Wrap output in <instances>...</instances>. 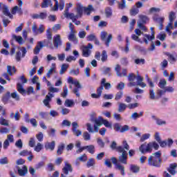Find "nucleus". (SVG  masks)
<instances>
[{
    "mask_svg": "<svg viewBox=\"0 0 177 177\" xmlns=\"http://www.w3.org/2000/svg\"><path fill=\"white\" fill-rule=\"evenodd\" d=\"M55 146H56V142L52 141L51 142H46L44 147L46 150H51V151H53V150H55Z\"/></svg>",
    "mask_w": 177,
    "mask_h": 177,
    "instance_id": "nucleus-17",
    "label": "nucleus"
},
{
    "mask_svg": "<svg viewBox=\"0 0 177 177\" xmlns=\"http://www.w3.org/2000/svg\"><path fill=\"white\" fill-rule=\"evenodd\" d=\"M162 161L161 152L159 151L153 153L152 156H150L148 158V165L160 168V167H161Z\"/></svg>",
    "mask_w": 177,
    "mask_h": 177,
    "instance_id": "nucleus-4",
    "label": "nucleus"
},
{
    "mask_svg": "<svg viewBox=\"0 0 177 177\" xmlns=\"http://www.w3.org/2000/svg\"><path fill=\"white\" fill-rule=\"evenodd\" d=\"M100 120L102 122V123L106 127V128H111L112 124L109 120L103 119L101 116H100Z\"/></svg>",
    "mask_w": 177,
    "mask_h": 177,
    "instance_id": "nucleus-32",
    "label": "nucleus"
},
{
    "mask_svg": "<svg viewBox=\"0 0 177 177\" xmlns=\"http://www.w3.org/2000/svg\"><path fill=\"white\" fill-rule=\"evenodd\" d=\"M76 88L73 89V93H75V95H76L77 97H80V94L78 93V91H80L79 88H82L81 84H80V82H78V84H76Z\"/></svg>",
    "mask_w": 177,
    "mask_h": 177,
    "instance_id": "nucleus-37",
    "label": "nucleus"
},
{
    "mask_svg": "<svg viewBox=\"0 0 177 177\" xmlns=\"http://www.w3.org/2000/svg\"><path fill=\"white\" fill-rule=\"evenodd\" d=\"M75 32H71V33L68 36V39H69V41L74 42V44H78V39L75 37Z\"/></svg>",
    "mask_w": 177,
    "mask_h": 177,
    "instance_id": "nucleus-23",
    "label": "nucleus"
},
{
    "mask_svg": "<svg viewBox=\"0 0 177 177\" xmlns=\"http://www.w3.org/2000/svg\"><path fill=\"white\" fill-rule=\"evenodd\" d=\"M130 171L133 172V174H138V172L140 171V167L136 165H131Z\"/></svg>",
    "mask_w": 177,
    "mask_h": 177,
    "instance_id": "nucleus-25",
    "label": "nucleus"
},
{
    "mask_svg": "<svg viewBox=\"0 0 177 177\" xmlns=\"http://www.w3.org/2000/svg\"><path fill=\"white\" fill-rule=\"evenodd\" d=\"M149 94V99L151 100H158V95H156V92L154 91V88H150Z\"/></svg>",
    "mask_w": 177,
    "mask_h": 177,
    "instance_id": "nucleus-20",
    "label": "nucleus"
},
{
    "mask_svg": "<svg viewBox=\"0 0 177 177\" xmlns=\"http://www.w3.org/2000/svg\"><path fill=\"white\" fill-rule=\"evenodd\" d=\"M12 39H15L17 42L19 44V45H23L24 43V40L21 36H17L16 35H12Z\"/></svg>",
    "mask_w": 177,
    "mask_h": 177,
    "instance_id": "nucleus-26",
    "label": "nucleus"
},
{
    "mask_svg": "<svg viewBox=\"0 0 177 177\" xmlns=\"http://www.w3.org/2000/svg\"><path fill=\"white\" fill-rule=\"evenodd\" d=\"M44 48V43L42 41H38L37 45L35 46V49L33 50V53L35 55H39L41 49Z\"/></svg>",
    "mask_w": 177,
    "mask_h": 177,
    "instance_id": "nucleus-15",
    "label": "nucleus"
},
{
    "mask_svg": "<svg viewBox=\"0 0 177 177\" xmlns=\"http://www.w3.org/2000/svg\"><path fill=\"white\" fill-rule=\"evenodd\" d=\"M31 153H32L31 151L24 149V150L21 151V152H19V156H22L24 157H26V156H28L29 154H31Z\"/></svg>",
    "mask_w": 177,
    "mask_h": 177,
    "instance_id": "nucleus-52",
    "label": "nucleus"
},
{
    "mask_svg": "<svg viewBox=\"0 0 177 177\" xmlns=\"http://www.w3.org/2000/svg\"><path fill=\"white\" fill-rule=\"evenodd\" d=\"M101 70L103 72V74H104L105 75H109V77L110 75H111V73H110V71H111V68L104 66L101 68Z\"/></svg>",
    "mask_w": 177,
    "mask_h": 177,
    "instance_id": "nucleus-40",
    "label": "nucleus"
},
{
    "mask_svg": "<svg viewBox=\"0 0 177 177\" xmlns=\"http://www.w3.org/2000/svg\"><path fill=\"white\" fill-rule=\"evenodd\" d=\"M11 13L12 15H16V13H18V15L21 16V15H23V9L21 7L16 6L12 8Z\"/></svg>",
    "mask_w": 177,
    "mask_h": 177,
    "instance_id": "nucleus-21",
    "label": "nucleus"
},
{
    "mask_svg": "<svg viewBox=\"0 0 177 177\" xmlns=\"http://www.w3.org/2000/svg\"><path fill=\"white\" fill-rule=\"evenodd\" d=\"M174 27L172 26V22L169 21V23L166 26V31L171 35L172 34V32L171 30H174Z\"/></svg>",
    "mask_w": 177,
    "mask_h": 177,
    "instance_id": "nucleus-43",
    "label": "nucleus"
},
{
    "mask_svg": "<svg viewBox=\"0 0 177 177\" xmlns=\"http://www.w3.org/2000/svg\"><path fill=\"white\" fill-rule=\"evenodd\" d=\"M17 88L18 92H19V93H21V95H24V93H26V90L24 89L23 85H21V84L18 83L17 84Z\"/></svg>",
    "mask_w": 177,
    "mask_h": 177,
    "instance_id": "nucleus-42",
    "label": "nucleus"
},
{
    "mask_svg": "<svg viewBox=\"0 0 177 177\" xmlns=\"http://www.w3.org/2000/svg\"><path fill=\"white\" fill-rule=\"evenodd\" d=\"M104 164L108 168H111L113 167V165H111V161L109 158L105 159Z\"/></svg>",
    "mask_w": 177,
    "mask_h": 177,
    "instance_id": "nucleus-63",
    "label": "nucleus"
},
{
    "mask_svg": "<svg viewBox=\"0 0 177 177\" xmlns=\"http://www.w3.org/2000/svg\"><path fill=\"white\" fill-rule=\"evenodd\" d=\"M74 104H75L74 103V100H73L66 99L65 100L64 106H66V107H73V106H74Z\"/></svg>",
    "mask_w": 177,
    "mask_h": 177,
    "instance_id": "nucleus-38",
    "label": "nucleus"
},
{
    "mask_svg": "<svg viewBox=\"0 0 177 177\" xmlns=\"http://www.w3.org/2000/svg\"><path fill=\"white\" fill-rule=\"evenodd\" d=\"M139 13V9L133 8L130 10V14L131 16H136Z\"/></svg>",
    "mask_w": 177,
    "mask_h": 177,
    "instance_id": "nucleus-60",
    "label": "nucleus"
},
{
    "mask_svg": "<svg viewBox=\"0 0 177 177\" xmlns=\"http://www.w3.org/2000/svg\"><path fill=\"white\" fill-rule=\"evenodd\" d=\"M165 18L164 17H154L153 21H156V23H158V24H161V23H164Z\"/></svg>",
    "mask_w": 177,
    "mask_h": 177,
    "instance_id": "nucleus-54",
    "label": "nucleus"
},
{
    "mask_svg": "<svg viewBox=\"0 0 177 177\" xmlns=\"http://www.w3.org/2000/svg\"><path fill=\"white\" fill-rule=\"evenodd\" d=\"M153 149H154V150H158V149H160V145L156 141L150 142L148 144L145 142L142 144L139 147L141 154L151 153L153 151Z\"/></svg>",
    "mask_w": 177,
    "mask_h": 177,
    "instance_id": "nucleus-3",
    "label": "nucleus"
},
{
    "mask_svg": "<svg viewBox=\"0 0 177 177\" xmlns=\"http://www.w3.org/2000/svg\"><path fill=\"white\" fill-rule=\"evenodd\" d=\"M42 149H44V145L41 144V142H38L35 147L34 150L37 151V153H39Z\"/></svg>",
    "mask_w": 177,
    "mask_h": 177,
    "instance_id": "nucleus-45",
    "label": "nucleus"
},
{
    "mask_svg": "<svg viewBox=\"0 0 177 177\" xmlns=\"http://www.w3.org/2000/svg\"><path fill=\"white\" fill-rule=\"evenodd\" d=\"M10 118L12 120L15 118V121H19V120H20V113L18 112V111L15 112V114L14 113H11L10 114Z\"/></svg>",
    "mask_w": 177,
    "mask_h": 177,
    "instance_id": "nucleus-31",
    "label": "nucleus"
},
{
    "mask_svg": "<svg viewBox=\"0 0 177 177\" xmlns=\"http://www.w3.org/2000/svg\"><path fill=\"white\" fill-rule=\"evenodd\" d=\"M10 99V93L8 92L2 98V102L3 103H8V100Z\"/></svg>",
    "mask_w": 177,
    "mask_h": 177,
    "instance_id": "nucleus-50",
    "label": "nucleus"
},
{
    "mask_svg": "<svg viewBox=\"0 0 177 177\" xmlns=\"http://www.w3.org/2000/svg\"><path fill=\"white\" fill-rule=\"evenodd\" d=\"M84 9H85V7H84V6H82V4H81L80 3H78L77 4V13L80 17H82V13L84 12Z\"/></svg>",
    "mask_w": 177,
    "mask_h": 177,
    "instance_id": "nucleus-22",
    "label": "nucleus"
},
{
    "mask_svg": "<svg viewBox=\"0 0 177 177\" xmlns=\"http://www.w3.org/2000/svg\"><path fill=\"white\" fill-rule=\"evenodd\" d=\"M68 17L71 19V20H72L73 23H75V20H77V19H78L80 17L78 14L75 15L74 13H70L68 14Z\"/></svg>",
    "mask_w": 177,
    "mask_h": 177,
    "instance_id": "nucleus-47",
    "label": "nucleus"
},
{
    "mask_svg": "<svg viewBox=\"0 0 177 177\" xmlns=\"http://www.w3.org/2000/svg\"><path fill=\"white\" fill-rule=\"evenodd\" d=\"M117 150L119 153H122L118 158L119 162H121L122 164H127L128 153H127V151L129 150V145H128V142H127V141H123L122 146L118 147Z\"/></svg>",
    "mask_w": 177,
    "mask_h": 177,
    "instance_id": "nucleus-2",
    "label": "nucleus"
},
{
    "mask_svg": "<svg viewBox=\"0 0 177 177\" xmlns=\"http://www.w3.org/2000/svg\"><path fill=\"white\" fill-rule=\"evenodd\" d=\"M39 115H40L41 118H43V120H47L48 116V113L42 111L39 112Z\"/></svg>",
    "mask_w": 177,
    "mask_h": 177,
    "instance_id": "nucleus-62",
    "label": "nucleus"
},
{
    "mask_svg": "<svg viewBox=\"0 0 177 177\" xmlns=\"http://www.w3.org/2000/svg\"><path fill=\"white\" fill-rule=\"evenodd\" d=\"M67 95H68V88H67V86H64V91L61 93V96L66 99V97H67Z\"/></svg>",
    "mask_w": 177,
    "mask_h": 177,
    "instance_id": "nucleus-49",
    "label": "nucleus"
},
{
    "mask_svg": "<svg viewBox=\"0 0 177 177\" xmlns=\"http://www.w3.org/2000/svg\"><path fill=\"white\" fill-rule=\"evenodd\" d=\"M150 133L142 134L140 138V142H145V140H147L150 138Z\"/></svg>",
    "mask_w": 177,
    "mask_h": 177,
    "instance_id": "nucleus-59",
    "label": "nucleus"
},
{
    "mask_svg": "<svg viewBox=\"0 0 177 177\" xmlns=\"http://www.w3.org/2000/svg\"><path fill=\"white\" fill-rule=\"evenodd\" d=\"M91 12H95V8H93V6L88 5L87 7H84V15H86L87 16H90Z\"/></svg>",
    "mask_w": 177,
    "mask_h": 177,
    "instance_id": "nucleus-16",
    "label": "nucleus"
},
{
    "mask_svg": "<svg viewBox=\"0 0 177 177\" xmlns=\"http://www.w3.org/2000/svg\"><path fill=\"white\" fill-rule=\"evenodd\" d=\"M3 14L4 16H8L10 19H13V15L10 14L9 12V8L6 6V5L3 6V8L1 9Z\"/></svg>",
    "mask_w": 177,
    "mask_h": 177,
    "instance_id": "nucleus-18",
    "label": "nucleus"
},
{
    "mask_svg": "<svg viewBox=\"0 0 177 177\" xmlns=\"http://www.w3.org/2000/svg\"><path fill=\"white\" fill-rule=\"evenodd\" d=\"M50 0H43V2L41 3V8L43 9H45V8L49 7V3H50Z\"/></svg>",
    "mask_w": 177,
    "mask_h": 177,
    "instance_id": "nucleus-51",
    "label": "nucleus"
},
{
    "mask_svg": "<svg viewBox=\"0 0 177 177\" xmlns=\"http://www.w3.org/2000/svg\"><path fill=\"white\" fill-rule=\"evenodd\" d=\"M165 93H166L165 89V90L158 89L156 93L158 99H160L162 96V95H165Z\"/></svg>",
    "mask_w": 177,
    "mask_h": 177,
    "instance_id": "nucleus-57",
    "label": "nucleus"
},
{
    "mask_svg": "<svg viewBox=\"0 0 177 177\" xmlns=\"http://www.w3.org/2000/svg\"><path fill=\"white\" fill-rule=\"evenodd\" d=\"M91 49H93V45H92V44L88 43L87 46H84L82 50V56H84V57H89L91 56V53H92Z\"/></svg>",
    "mask_w": 177,
    "mask_h": 177,
    "instance_id": "nucleus-5",
    "label": "nucleus"
},
{
    "mask_svg": "<svg viewBox=\"0 0 177 177\" xmlns=\"http://www.w3.org/2000/svg\"><path fill=\"white\" fill-rule=\"evenodd\" d=\"M177 164L176 163H171L169 165V167H167V171L170 175L175 176L177 174L176 171Z\"/></svg>",
    "mask_w": 177,
    "mask_h": 177,
    "instance_id": "nucleus-10",
    "label": "nucleus"
},
{
    "mask_svg": "<svg viewBox=\"0 0 177 177\" xmlns=\"http://www.w3.org/2000/svg\"><path fill=\"white\" fill-rule=\"evenodd\" d=\"M158 85L159 88H160V89H165V86L167 85V80H165V79L160 80Z\"/></svg>",
    "mask_w": 177,
    "mask_h": 177,
    "instance_id": "nucleus-36",
    "label": "nucleus"
},
{
    "mask_svg": "<svg viewBox=\"0 0 177 177\" xmlns=\"http://www.w3.org/2000/svg\"><path fill=\"white\" fill-rule=\"evenodd\" d=\"M101 60L102 62H107V52L106 50H103L101 54Z\"/></svg>",
    "mask_w": 177,
    "mask_h": 177,
    "instance_id": "nucleus-53",
    "label": "nucleus"
},
{
    "mask_svg": "<svg viewBox=\"0 0 177 177\" xmlns=\"http://www.w3.org/2000/svg\"><path fill=\"white\" fill-rule=\"evenodd\" d=\"M52 102V100L50 99V97L49 95H46L45 99L43 100V103L46 107H48V109H50V103Z\"/></svg>",
    "mask_w": 177,
    "mask_h": 177,
    "instance_id": "nucleus-24",
    "label": "nucleus"
},
{
    "mask_svg": "<svg viewBox=\"0 0 177 177\" xmlns=\"http://www.w3.org/2000/svg\"><path fill=\"white\" fill-rule=\"evenodd\" d=\"M91 121L92 122H95V125H97V127H100L101 125H103V123L102 122V120H100V118L99 119L96 118H91Z\"/></svg>",
    "mask_w": 177,
    "mask_h": 177,
    "instance_id": "nucleus-41",
    "label": "nucleus"
},
{
    "mask_svg": "<svg viewBox=\"0 0 177 177\" xmlns=\"http://www.w3.org/2000/svg\"><path fill=\"white\" fill-rule=\"evenodd\" d=\"M47 16L48 14L46 12H40L39 14H33L32 17V19H41V20H44L46 19Z\"/></svg>",
    "mask_w": 177,
    "mask_h": 177,
    "instance_id": "nucleus-19",
    "label": "nucleus"
},
{
    "mask_svg": "<svg viewBox=\"0 0 177 177\" xmlns=\"http://www.w3.org/2000/svg\"><path fill=\"white\" fill-rule=\"evenodd\" d=\"M78 123L77 122H73L72 123V132L75 136H81L82 135V131L78 129Z\"/></svg>",
    "mask_w": 177,
    "mask_h": 177,
    "instance_id": "nucleus-7",
    "label": "nucleus"
},
{
    "mask_svg": "<svg viewBox=\"0 0 177 177\" xmlns=\"http://www.w3.org/2000/svg\"><path fill=\"white\" fill-rule=\"evenodd\" d=\"M96 38H97L96 35H95L94 34L88 35L86 37L87 41H95V39H96Z\"/></svg>",
    "mask_w": 177,
    "mask_h": 177,
    "instance_id": "nucleus-64",
    "label": "nucleus"
},
{
    "mask_svg": "<svg viewBox=\"0 0 177 177\" xmlns=\"http://www.w3.org/2000/svg\"><path fill=\"white\" fill-rule=\"evenodd\" d=\"M85 150H87L88 153H91V154H93L95 153V146L94 145H88L84 146Z\"/></svg>",
    "mask_w": 177,
    "mask_h": 177,
    "instance_id": "nucleus-39",
    "label": "nucleus"
},
{
    "mask_svg": "<svg viewBox=\"0 0 177 177\" xmlns=\"http://www.w3.org/2000/svg\"><path fill=\"white\" fill-rule=\"evenodd\" d=\"M152 120L156 121V124H158L159 127H161L162 125H167V122L164 120L160 119L156 115L151 116Z\"/></svg>",
    "mask_w": 177,
    "mask_h": 177,
    "instance_id": "nucleus-14",
    "label": "nucleus"
},
{
    "mask_svg": "<svg viewBox=\"0 0 177 177\" xmlns=\"http://www.w3.org/2000/svg\"><path fill=\"white\" fill-rule=\"evenodd\" d=\"M101 85L103 86V88L104 86L105 89L109 90L111 89V84L107 82L106 83V78H103L101 81Z\"/></svg>",
    "mask_w": 177,
    "mask_h": 177,
    "instance_id": "nucleus-28",
    "label": "nucleus"
},
{
    "mask_svg": "<svg viewBox=\"0 0 177 177\" xmlns=\"http://www.w3.org/2000/svg\"><path fill=\"white\" fill-rule=\"evenodd\" d=\"M16 73V68L12 66H7V73L8 75H13Z\"/></svg>",
    "mask_w": 177,
    "mask_h": 177,
    "instance_id": "nucleus-27",
    "label": "nucleus"
},
{
    "mask_svg": "<svg viewBox=\"0 0 177 177\" xmlns=\"http://www.w3.org/2000/svg\"><path fill=\"white\" fill-rule=\"evenodd\" d=\"M107 35H109L108 37H107ZM100 38L102 41H105V44L106 45L107 47L110 46V42H111V39H113L112 35H109L107 32L102 31L101 32V34H100ZM106 38H107L106 40Z\"/></svg>",
    "mask_w": 177,
    "mask_h": 177,
    "instance_id": "nucleus-6",
    "label": "nucleus"
},
{
    "mask_svg": "<svg viewBox=\"0 0 177 177\" xmlns=\"http://www.w3.org/2000/svg\"><path fill=\"white\" fill-rule=\"evenodd\" d=\"M68 66H69L68 64H63L61 66L59 74L61 75H63V74H64L67 71V68H68Z\"/></svg>",
    "mask_w": 177,
    "mask_h": 177,
    "instance_id": "nucleus-33",
    "label": "nucleus"
},
{
    "mask_svg": "<svg viewBox=\"0 0 177 177\" xmlns=\"http://www.w3.org/2000/svg\"><path fill=\"white\" fill-rule=\"evenodd\" d=\"M151 31L152 32V35L145 34L143 41L145 42L146 45L149 44V41H153L154 39V28H151Z\"/></svg>",
    "mask_w": 177,
    "mask_h": 177,
    "instance_id": "nucleus-8",
    "label": "nucleus"
},
{
    "mask_svg": "<svg viewBox=\"0 0 177 177\" xmlns=\"http://www.w3.org/2000/svg\"><path fill=\"white\" fill-rule=\"evenodd\" d=\"M54 48L57 49L59 46L62 45V39H60V35H56L53 38Z\"/></svg>",
    "mask_w": 177,
    "mask_h": 177,
    "instance_id": "nucleus-11",
    "label": "nucleus"
},
{
    "mask_svg": "<svg viewBox=\"0 0 177 177\" xmlns=\"http://www.w3.org/2000/svg\"><path fill=\"white\" fill-rule=\"evenodd\" d=\"M62 171L64 175H68L69 172H73V167L67 162H65V166L63 167Z\"/></svg>",
    "mask_w": 177,
    "mask_h": 177,
    "instance_id": "nucleus-12",
    "label": "nucleus"
},
{
    "mask_svg": "<svg viewBox=\"0 0 177 177\" xmlns=\"http://www.w3.org/2000/svg\"><path fill=\"white\" fill-rule=\"evenodd\" d=\"M0 125H3V127H9V120L0 118Z\"/></svg>",
    "mask_w": 177,
    "mask_h": 177,
    "instance_id": "nucleus-44",
    "label": "nucleus"
},
{
    "mask_svg": "<svg viewBox=\"0 0 177 177\" xmlns=\"http://www.w3.org/2000/svg\"><path fill=\"white\" fill-rule=\"evenodd\" d=\"M139 21L137 22L138 23H142V24H146L147 23V20H149V18H147V16L145 15H139Z\"/></svg>",
    "mask_w": 177,
    "mask_h": 177,
    "instance_id": "nucleus-29",
    "label": "nucleus"
},
{
    "mask_svg": "<svg viewBox=\"0 0 177 177\" xmlns=\"http://www.w3.org/2000/svg\"><path fill=\"white\" fill-rule=\"evenodd\" d=\"M129 84L127 86H140L141 88H146L147 85L143 82V77L140 75L136 76L133 73H129L128 75Z\"/></svg>",
    "mask_w": 177,
    "mask_h": 177,
    "instance_id": "nucleus-1",
    "label": "nucleus"
},
{
    "mask_svg": "<svg viewBox=\"0 0 177 177\" xmlns=\"http://www.w3.org/2000/svg\"><path fill=\"white\" fill-rule=\"evenodd\" d=\"M97 143L101 149L104 148V142H103V140L102 138H97Z\"/></svg>",
    "mask_w": 177,
    "mask_h": 177,
    "instance_id": "nucleus-61",
    "label": "nucleus"
},
{
    "mask_svg": "<svg viewBox=\"0 0 177 177\" xmlns=\"http://www.w3.org/2000/svg\"><path fill=\"white\" fill-rule=\"evenodd\" d=\"M122 96H124V93L122 91L118 92L115 95V100H116V102L121 100V99H122Z\"/></svg>",
    "mask_w": 177,
    "mask_h": 177,
    "instance_id": "nucleus-46",
    "label": "nucleus"
},
{
    "mask_svg": "<svg viewBox=\"0 0 177 177\" xmlns=\"http://www.w3.org/2000/svg\"><path fill=\"white\" fill-rule=\"evenodd\" d=\"M83 139H84V140L88 141V140H91V135L89 134V133H88V131H84L83 133Z\"/></svg>",
    "mask_w": 177,
    "mask_h": 177,
    "instance_id": "nucleus-58",
    "label": "nucleus"
},
{
    "mask_svg": "<svg viewBox=\"0 0 177 177\" xmlns=\"http://www.w3.org/2000/svg\"><path fill=\"white\" fill-rule=\"evenodd\" d=\"M63 150H64V144H61L58 146V149L57 150V153L58 156H60L63 153Z\"/></svg>",
    "mask_w": 177,
    "mask_h": 177,
    "instance_id": "nucleus-48",
    "label": "nucleus"
},
{
    "mask_svg": "<svg viewBox=\"0 0 177 177\" xmlns=\"http://www.w3.org/2000/svg\"><path fill=\"white\" fill-rule=\"evenodd\" d=\"M115 168L120 171V174L122 176H125V167L124 166L119 164L115 166Z\"/></svg>",
    "mask_w": 177,
    "mask_h": 177,
    "instance_id": "nucleus-34",
    "label": "nucleus"
},
{
    "mask_svg": "<svg viewBox=\"0 0 177 177\" xmlns=\"http://www.w3.org/2000/svg\"><path fill=\"white\" fill-rule=\"evenodd\" d=\"M176 19V13H175L174 11H171L169 12V20L170 23H173L174 20Z\"/></svg>",
    "mask_w": 177,
    "mask_h": 177,
    "instance_id": "nucleus-35",
    "label": "nucleus"
},
{
    "mask_svg": "<svg viewBox=\"0 0 177 177\" xmlns=\"http://www.w3.org/2000/svg\"><path fill=\"white\" fill-rule=\"evenodd\" d=\"M115 71H116V75L118 77H125V75H127V69H122L121 73V66H120V64L116 65Z\"/></svg>",
    "mask_w": 177,
    "mask_h": 177,
    "instance_id": "nucleus-9",
    "label": "nucleus"
},
{
    "mask_svg": "<svg viewBox=\"0 0 177 177\" xmlns=\"http://www.w3.org/2000/svg\"><path fill=\"white\" fill-rule=\"evenodd\" d=\"M118 112L119 113H122L125 111L128 106H127L125 104L122 103V102H118Z\"/></svg>",
    "mask_w": 177,
    "mask_h": 177,
    "instance_id": "nucleus-30",
    "label": "nucleus"
},
{
    "mask_svg": "<svg viewBox=\"0 0 177 177\" xmlns=\"http://www.w3.org/2000/svg\"><path fill=\"white\" fill-rule=\"evenodd\" d=\"M17 168L18 175H19V176H26V175H27V172H28V168L27 166H24L22 168L17 167Z\"/></svg>",
    "mask_w": 177,
    "mask_h": 177,
    "instance_id": "nucleus-13",
    "label": "nucleus"
},
{
    "mask_svg": "<svg viewBox=\"0 0 177 177\" xmlns=\"http://www.w3.org/2000/svg\"><path fill=\"white\" fill-rule=\"evenodd\" d=\"M95 165V159L90 158L88 161H87L86 167L88 168H91V167H93Z\"/></svg>",
    "mask_w": 177,
    "mask_h": 177,
    "instance_id": "nucleus-55",
    "label": "nucleus"
},
{
    "mask_svg": "<svg viewBox=\"0 0 177 177\" xmlns=\"http://www.w3.org/2000/svg\"><path fill=\"white\" fill-rule=\"evenodd\" d=\"M166 55L168 56L169 62H170V63H175V62H176V58H175L171 53H167Z\"/></svg>",
    "mask_w": 177,
    "mask_h": 177,
    "instance_id": "nucleus-56",
    "label": "nucleus"
}]
</instances>
